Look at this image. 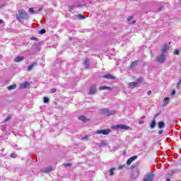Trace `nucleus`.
Masks as SVG:
<instances>
[{
	"mask_svg": "<svg viewBox=\"0 0 181 181\" xmlns=\"http://www.w3.org/2000/svg\"><path fill=\"white\" fill-rule=\"evenodd\" d=\"M111 132V129H100L95 132V134H98V135H108Z\"/></svg>",
	"mask_w": 181,
	"mask_h": 181,
	"instance_id": "3",
	"label": "nucleus"
},
{
	"mask_svg": "<svg viewBox=\"0 0 181 181\" xmlns=\"http://www.w3.org/2000/svg\"><path fill=\"white\" fill-rule=\"evenodd\" d=\"M44 103H45V104H47V103H49V98L45 97L44 98Z\"/></svg>",
	"mask_w": 181,
	"mask_h": 181,
	"instance_id": "35",
	"label": "nucleus"
},
{
	"mask_svg": "<svg viewBox=\"0 0 181 181\" xmlns=\"http://www.w3.org/2000/svg\"><path fill=\"white\" fill-rule=\"evenodd\" d=\"M64 168H69V166H71V163H64Z\"/></svg>",
	"mask_w": 181,
	"mask_h": 181,
	"instance_id": "36",
	"label": "nucleus"
},
{
	"mask_svg": "<svg viewBox=\"0 0 181 181\" xmlns=\"http://www.w3.org/2000/svg\"><path fill=\"white\" fill-rule=\"evenodd\" d=\"M169 101H170V98H165L163 100V105H168V104H169Z\"/></svg>",
	"mask_w": 181,
	"mask_h": 181,
	"instance_id": "24",
	"label": "nucleus"
},
{
	"mask_svg": "<svg viewBox=\"0 0 181 181\" xmlns=\"http://www.w3.org/2000/svg\"><path fill=\"white\" fill-rule=\"evenodd\" d=\"M40 35H43L46 33V30L45 28H42L41 30H40Z\"/></svg>",
	"mask_w": 181,
	"mask_h": 181,
	"instance_id": "34",
	"label": "nucleus"
},
{
	"mask_svg": "<svg viewBox=\"0 0 181 181\" xmlns=\"http://www.w3.org/2000/svg\"><path fill=\"white\" fill-rule=\"evenodd\" d=\"M169 49H170L169 45H168V44H165L163 45V49H161V53L163 54H165V53H168V52H169Z\"/></svg>",
	"mask_w": 181,
	"mask_h": 181,
	"instance_id": "8",
	"label": "nucleus"
},
{
	"mask_svg": "<svg viewBox=\"0 0 181 181\" xmlns=\"http://www.w3.org/2000/svg\"><path fill=\"white\" fill-rule=\"evenodd\" d=\"M162 134H163V130H159L158 131V134L162 135Z\"/></svg>",
	"mask_w": 181,
	"mask_h": 181,
	"instance_id": "43",
	"label": "nucleus"
},
{
	"mask_svg": "<svg viewBox=\"0 0 181 181\" xmlns=\"http://www.w3.org/2000/svg\"><path fill=\"white\" fill-rule=\"evenodd\" d=\"M100 113L102 115H106L107 117H110V115H114L115 114V110H110L107 108L100 109Z\"/></svg>",
	"mask_w": 181,
	"mask_h": 181,
	"instance_id": "2",
	"label": "nucleus"
},
{
	"mask_svg": "<svg viewBox=\"0 0 181 181\" xmlns=\"http://www.w3.org/2000/svg\"><path fill=\"white\" fill-rule=\"evenodd\" d=\"M82 139H88V136H83Z\"/></svg>",
	"mask_w": 181,
	"mask_h": 181,
	"instance_id": "46",
	"label": "nucleus"
},
{
	"mask_svg": "<svg viewBox=\"0 0 181 181\" xmlns=\"http://www.w3.org/2000/svg\"><path fill=\"white\" fill-rule=\"evenodd\" d=\"M77 18H78L81 20L86 19V16H83L81 14L77 15Z\"/></svg>",
	"mask_w": 181,
	"mask_h": 181,
	"instance_id": "28",
	"label": "nucleus"
},
{
	"mask_svg": "<svg viewBox=\"0 0 181 181\" xmlns=\"http://www.w3.org/2000/svg\"><path fill=\"white\" fill-rule=\"evenodd\" d=\"M28 87H30V83H29V82H28V81L24 82L23 83H21V88H28Z\"/></svg>",
	"mask_w": 181,
	"mask_h": 181,
	"instance_id": "12",
	"label": "nucleus"
},
{
	"mask_svg": "<svg viewBox=\"0 0 181 181\" xmlns=\"http://www.w3.org/2000/svg\"><path fill=\"white\" fill-rule=\"evenodd\" d=\"M129 86L133 90V88H135L138 86V83L136 82H131L129 83Z\"/></svg>",
	"mask_w": 181,
	"mask_h": 181,
	"instance_id": "19",
	"label": "nucleus"
},
{
	"mask_svg": "<svg viewBox=\"0 0 181 181\" xmlns=\"http://www.w3.org/2000/svg\"><path fill=\"white\" fill-rule=\"evenodd\" d=\"M97 91V87L95 85H92L89 89V94L93 95L95 94V92Z\"/></svg>",
	"mask_w": 181,
	"mask_h": 181,
	"instance_id": "9",
	"label": "nucleus"
},
{
	"mask_svg": "<svg viewBox=\"0 0 181 181\" xmlns=\"http://www.w3.org/2000/svg\"><path fill=\"white\" fill-rule=\"evenodd\" d=\"M31 40H35L36 42H37V38H36L35 37H32Z\"/></svg>",
	"mask_w": 181,
	"mask_h": 181,
	"instance_id": "41",
	"label": "nucleus"
},
{
	"mask_svg": "<svg viewBox=\"0 0 181 181\" xmlns=\"http://www.w3.org/2000/svg\"><path fill=\"white\" fill-rule=\"evenodd\" d=\"M29 12H30V13H32L33 15L34 12H35V8L33 7L30 8Z\"/></svg>",
	"mask_w": 181,
	"mask_h": 181,
	"instance_id": "31",
	"label": "nucleus"
},
{
	"mask_svg": "<svg viewBox=\"0 0 181 181\" xmlns=\"http://www.w3.org/2000/svg\"><path fill=\"white\" fill-rule=\"evenodd\" d=\"M141 119H145V116H143V117H141Z\"/></svg>",
	"mask_w": 181,
	"mask_h": 181,
	"instance_id": "52",
	"label": "nucleus"
},
{
	"mask_svg": "<svg viewBox=\"0 0 181 181\" xmlns=\"http://www.w3.org/2000/svg\"><path fill=\"white\" fill-rule=\"evenodd\" d=\"M174 54H175L176 56H179L180 54V52L179 51L178 49H175Z\"/></svg>",
	"mask_w": 181,
	"mask_h": 181,
	"instance_id": "29",
	"label": "nucleus"
},
{
	"mask_svg": "<svg viewBox=\"0 0 181 181\" xmlns=\"http://www.w3.org/2000/svg\"><path fill=\"white\" fill-rule=\"evenodd\" d=\"M0 23H4V21L0 20Z\"/></svg>",
	"mask_w": 181,
	"mask_h": 181,
	"instance_id": "51",
	"label": "nucleus"
},
{
	"mask_svg": "<svg viewBox=\"0 0 181 181\" xmlns=\"http://www.w3.org/2000/svg\"><path fill=\"white\" fill-rule=\"evenodd\" d=\"M102 77L103 78H107V80H115V76L111 75V74H106Z\"/></svg>",
	"mask_w": 181,
	"mask_h": 181,
	"instance_id": "7",
	"label": "nucleus"
},
{
	"mask_svg": "<svg viewBox=\"0 0 181 181\" xmlns=\"http://www.w3.org/2000/svg\"><path fill=\"white\" fill-rule=\"evenodd\" d=\"M180 83H181V79H180L179 82L177 84V88H179V87H180Z\"/></svg>",
	"mask_w": 181,
	"mask_h": 181,
	"instance_id": "37",
	"label": "nucleus"
},
{
	"mask_svg": "<svg viewBox=\"0 0 181 181\" xmlns=\"http://www.w3.org/2000/svg\"><path fill=\"white\" fill-rule=\"evenodd\" d=\"M166 60V56L164 54H161L160 56L157 57V62L158 63H163Z\"/></svg>",
	"mask_w": 181,
	"mask_h": 181,
	"instance_id": "6",
	"label": "nucleus"
},
{
	"mask_svg": "<svg viewBox=\"0 0 181 181\" xmlns=\"http://www.w3.org/2000/svg\"><path fill=\"white\" fill-rule=\"evenodd\" d=\"M80 121H82V122H88L90 121V119H87L84 115H81L78 118Z\"/></svg>",
	"mask_w": 181,
	"mask_h": 181,
	"instance_id": "14",
	"label": "nucleus"
},
{
	"mask_svg": "<svg viewBox=\"0 0 181 181\" xmlns=\"http://www.w3.org/2000/svg\"><path fill=\"white\" fill-rule=\"evenodd\" d=\"M160 115V112H158L157 114L155 115L154 116V119H156L157 117H159Z\"/></svg>",
	"mask_w": 181,
	"mask_h": 181,
	"instance_id": "38",
	"label": "nucleus"
},
{
	"mask_svg": "<svg viewBox=\"0 0 181 181\" xmlns=\"http://www.w3.org/2000/svg\"><path fill=\"white\" fill-rule=\"evenodd\" d=\"M10 157L12 158L13 159H16V158H18V154L16 153H11Z\"/></svg>",
	"mask_w": 181,
	"mask_h": 181,
	"instance_id": "27",
	"label": "nucleus"
},
{
	"mask_svg": "<svg viewBox=\"0 0 181 181\" xmlns=\"http://www.w3.org/2000/svg\"><path fill=\"white\" fill-rule=\"evenodd\" d=\"M76 6L74 5V6H69V11H74V9H76Z\"/></svg>",
	"mask_w": 181,
	"mask_h": 181,
	"instance_id": "32",
	"label": "nucleus"
},
{
	"mask_svg": "<svg viewBox=\"0 0 181 181\" xmlns=\"http://www.w3.org/2000/svg\"><path fill=\"white\" fill-rule=\"evenodd\" d=\"M11 119V117H7V118H6L5 119H4V122H8V120H10Z\"/></svg>",
	"mask_w": 181,
	"mask_h": 181,
	"instance_id": "40",
	"label": "nucleus"
},
{
	"mask_svg": "<svg viewBox=\"0 0 181 181\" xmlns=\"http://www.w3.org/2000/svg\"><path fill=\"white\" fill-rule=\"evenodd\" d=\"M166 181H170V178L166 177Z\"/></svg>",
	"mask_w": 181,
	"mask_h": 181,
	"instance_id": "50",
	"label": "nucleus"
},
{
	"mask_svg": "<svg viewBox=\"0 0 181 181\" xmlns=\"http://www.w3.org/2000/svg\"><path fill=\"white\" fill-rule=\"evenodd\" d=\"M158 128L160 129H162V128H165V122H158Z\"/></svg>",
	"mask_w": 181,
	"mask_h": 181,
	"instance_id": "23",
	"label": "nucleus"
},
{
	"mask_svg": "<svg viewBox=\"0 0 181 181\" xmlns=\"http://www.w3.org/2000/svg\"><path fill=\"white\" fill-rule=\"evenodd\" d=\"M176 94V90H173L172 91V95H175Z\"/></svg>",
	"mask_w": 181,
	"mask_h": 181,
	"instance_id": "45",
	"label": "nucleus"
},
{
	"mask_svg": "<svg viewBox=\"0 0 181 181\" xmlns=\"http://www.w3.org/2000/svg\"><path fill=\"white\" fill-rule=\"evenodd\" d=\"M99 90H108L109 91H112V88L110 87V86H100L99 88Z\"/></svg>",
	"mask_w": 181,
	"mask_h": 181,
	"instance_id": "17",
	"label": "nucleus"
},
{
	"mask_svg": "<svg viewBox=\"0 0 181 181\" xmlns=\"http://www.w3.org/2000/svg\"><path fill=\"white\" fill-rule=\"evenodd\" d=\"M144 123H145V122H144V120H141V121L139 122V124L140 125H142V124H144Z\"/></svg>",
	"mask_w": 181,
	"mask_h": 181,
	"instance_id": "42",
	"label": "nucleus"
},
{
	"mask_svg": "<svg viewBox=\"0 0 181 181\" xmlns=\"http://www.w3.org/2000/svg\"><path fill=\"white\" fill-rule=\"evenodd\" d=\"M147 94H148V95H150L151 94H152V91L148 90V91L147 92Z\"/></svg>",
	"mask_w": 181,
	"mask_h": 181,
	"instance_id": "48",
	"label": "nucleus"
},
{
	"mask_svg": "<svg viewBox=\"0 0 181 181\" xmlns=\"http://www.w3.org/2000/svg\"><path fill=\"white\" fill-rule=\"evenodd\" d=\"M16 17L18 22H21L22 21H28V19H29L28 13H26V11H25L23 9L18 10V13L16 14Z\"/></svg>",
	"mask_w": 181,
	"mask_h": 181,
	"instance_id": "1",
	"label": "nucleus"
},
{
	"mask_svg": "<svg viewBox=\"0 0 181 181\" xmlns=\"http://www.w3.org/2000/svg\"><path fill=\"white\" fill-rule=\"evenodd\" d=\"M83 64L86 69H88L90 67V61H88V59H86L84 62Z\"/></svg>",
	"mask_w": 181,
	"mask_h": 181,
	"instance_id": "22",
	"label": "nucleus"
},
{
	"mask_svg": "<svg viewBox=\"0 0 181 181\" xmlns=\"http://www.w3.org/2000/svg\"><path fill=\"white\" fill-rule=\"evenodd\" d=\"M23 60V57H17L15 59L16 63H19V62H22Z\"/></svg>",
	"mask_w": 181,
	"mask_h": 181,
	"instance_id": "21",
	"label": "nucleus"
},
{
	"mask_svg": "<svg viewBox=\"0 0 181 181\" xmlns=\"http://www.w3.org/2000/svg\"><path fill=\"white\" fill-rule=\"evenodd\" d=\"M42 9H43V7H42V6L35 8H34V14L39 13V12H40V11H42Z\"/></svg>",
	"mask_w": 181,
	"mask_h": 181,
	"instance_id": "16",
	"label": "nucleus"
},
{
	"mask_svg": "<svg viewBox=\"0 0 181 181\" xmlns=\"http://www.w3.org/2000/svg\"><path fill=\"white\" fill-rule=\"evenodd\" d=\"M144 82V78H139L136 83H137V86H139V84H141V83Z\"/></svg>",
	"mask_w": 181,
	"mask_h": 181,
	"instance_id": "25",
	"label": "nucleus"
},
{
	"mask_svg": "<svg viewBox=\"0 0 181 181\" xmlns=\"http://www.w3.org/2000/svg\"><path fill=\"white\" fill-rule=\"evenodd\" d=\"M130 129H131V127H129V126H127L125 124H117V125L113 127V129H124L127 131Z\"/></svg>",
	"mask_w": 181,
	"mask_h": 181,
	"instance_id": "5",
	"label": "nucleus"
},
{
	"mask_svg": "<svg viewBox=\"0 0 181 181\" xmlns=\"http://www.w3.org/2000/svg\"><path fill=\"white\" fill-rule=\"evenodd\" d=\"M35 66H37V62H33L30 66H28V71L33 70V67H35Z\"/></svg>",
	"mask_w": 181,
	"mask_h": 181,
	"instance_id": "15",
	"label": "nucleus"
},
{
	"mask_svg": "<svg viewBox=\"0 0 181 181\" xmlns=\"http://www.w3.org/2000/svg\"><path fill=\"white\" fill-rule=\"evenodd\" d=\"M53 170V167L52 166H49V167H47L45 168H44L42 170V171L45 173H49V172H52Z\"/></svg>",
	"mask_w": 181,
	"mask_h": 181,
	"instance_id": "13",
	"label": "nucleus"
},
{
	"mask_svg": "<svg viewBox=\"0 0 181 181\" xmlns=\"http://www.w3.org/2000/svg\"><path fill=\"white\" fill-rule=\"evenodd\" d=\"M56 91H57L56 88H53L51 90V93L54 94V93H56Z\"/></svg>",
	"mask_w": 181,
	"mask_h": 181,
	"instance_id": "39",
	"label": "nucleus"
},
{
	"mask_svg": "<svg viewBox=\"0 0 181 181\" xmlns=\"http://www.w3.org/2000/svg\"><path fill=\"white\" fill-rule=\"evenodd\" d=\"M133 18H134V17H132V16H129V17L127 18V21H128L129 25H134V23H136V21H132Z\"/></svg>",
	"mask_w": 181,
	"mask_h": 181,
	"instance_id": "18",
	"label": "nucleus"
},
{
	"mask_svg": "<svg viewBox=\"0 0 181 181\" xmlns=\"http://www.w3.org/2000/svg\"><path fill=\"white\" fill-rule=\"evenodd\" d=\"M155 127H156V120H155V119H153L152 122L150 124V127L151 128V129H153Z\"/></svg>",
	"mask_w": 181,
	"mask_h": 181,
	"instance_id": "20",
	"label": "nucleus"
},
{
	"mask_svg": "<svg viewBox=\"0 0 181 181\" xmlns=\"http://www.w3.org/2000/svg\"><path fill=\"white\" fill-rule=\"evenodd\" d=\"M122 168H124V165H120V166H119L118 169H119V170H121V169H122Z\"/></svg>",
	"mask_w": 181,
	"mask_h": 181,
	"instance_id": "49",
	"label": "nucleus"
},
{
	"mask_svg": "<svg viewBox=\"0 0 181 181\" xmlns=\"http://www.w3.org/2000/svg\"><path fill=\"white\" fill-rule=\"evenodd\" d=\"M107 145H108V144L107 143V141H105V140H103L100 143L98 144V146H99V148H103L104 146H107Z\"/></svg>",
	"mask_w": 181,
	"mask_h": 181,
	"instance_id": "11",
	"label": "nucleus"
},
{
	"mask_svg": "<svg viewBox=\"0 0 181 181\" xmlns=\"http://www.w3.org/2000/svg\"><path fill=\"white\" fill-rule=\"evenodd\" d=\"M114 170H115V168H112L110 169V176H114Z\"/></svg>",
	"mask_w": 181,
	"mask_h": 181,
	"instance_id": "30",
	"label": "nucleus"
},
{
	"mask_svg": "<svg viewBox=\"0 0 181 181\" xmlns=\"http://www.w3.org/2000/svg\"><path fill=\"white\" fill-rule=\"evenodd\" d=\"M153 177H155V174L153 172L148 173L145 177L143 181H153Z\"/></svg>",
	"mask_w": 181,
	"mask_h": 181,
	"instance_id": "4",
	"label": "nucleus"
},
{
	"mask_svg": "<svg viewBox=\"0 0 181 181\" xmlns=\"http://www.w3.org/2000/svg\"><path fill=\"white\" fill-rule=\"evenodd\" d=\"M8 90H15V88H16V86L14 85H11L7 87Z\"/></svg>",
	"mask_w": 181,
	"mask_h": 181,
	"instance_id": "26",
	"label": "nucleus"
},
{
	"mask_svg": "<svg viewBox=\"0 0 181 181\" xmlns=\"http://www.w3.org/2000/svg\"><path fill=\"white\" fill-rule=\"evenodd\" d=\"M136 64H138V62H133L131 64V67H135V66H136Z\"/></svg>",
	"mask_w": 181,
	"mask_h": 181,
	"instance_id": "33",
	"label": "nucleus"
},
{
	"mask_svg": "<svg viewBox=\"0 0 181 181\" xmlns=\"http://www.w3.org/2000/svg\"><path fill=\"white\" fill-rule=\"evenodd\" d=\"M160 11H163V7H160L158 8V12H160Z\"/></svg>",
	"mask_w": 181,
	"mask_h": 181,
	"instance_id": "47",
	"label": "nucleus"
},
{
	"mask_svg": "<svg viewBox=\"0 0 181 181\" xmlns=\"http://www.w3.org/2000/svg\"><path fill=\"white\" fill-rule=\"evenodd\" d=\"M137 158H138V156H134L129 158L127 161V165H131L132 163L133 160H135Z\"/></svg>",
	"mask_w": 181,
	"mask_h": 181,
	"instance_id": "10",
	"label": "nucleus"
},
{
	"mask_svg": "<svg viewBox=\"0 0 181 181\" xmlns=\"http://www.w3.org/2000/svg\"><path fill=\"white\" fill-rule=\"evenodd\" d=\"M76 8H83V5L82 4H78L76 6Z\"/></svg>",
	"mask_w": 181,
	"mask_h": 181,
	"instance_id": "44",
	"label": "nucleus"
}]
</instances>
